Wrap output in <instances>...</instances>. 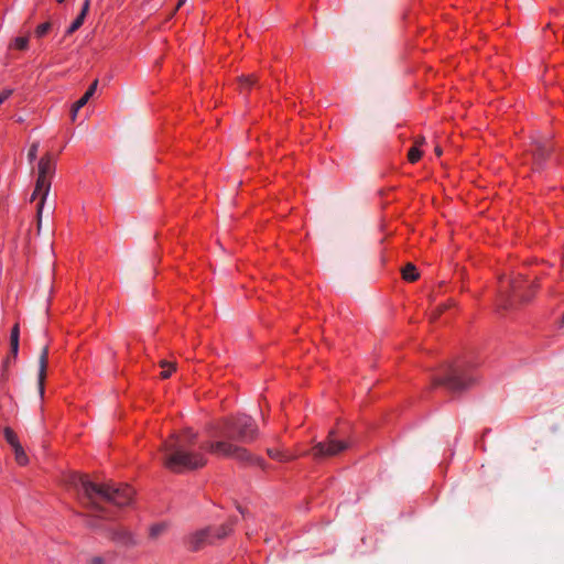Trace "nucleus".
<instances>
[{
  "instance_id": "obj_4",
  "label": "nucleus",
  "mask_w": 564,
  "mask_h": 564,
  "mask_svg": "<svg viewBox=\"0 0 564 564\" xmlns=\"http://www.w3.org/2000/svg\"><path fill=\"white\" fill-rule=\"evenodd\" d=\"M236 524L237 518L229 517L218 527L208 525L196 530L185 538V545L187 550L198 552L206 546L218 544L234 533Z\"/></svg>"
},
{
  "instance_id": "obj_3",
  "label": "nucleus",
  "mask_w": 564,
  "mask_h": 564,
  "mask_svg": "<svg viewBox=\"0 0 564 564\" xmlns=\"http://www.w3.org/2000/svg\"><path fill=\"white\" fill-rule=\"evenodd\" d=\"M56 163L51 152H46L37 163V178L35 182L34 191L31 195L30 200L34 202L39 198L36 204V235L41 232L42 226V214L46 202V197L51 189L52 177L55 173Z\"/></svg>"
},
{
  "instance_id": "obj_15",
  "label": "nucleus",
  "mask_w": 564,
  "mask_h": 564,
  "mask_svg": "<svg viewBox=\"0 0 564 564\" xmlns=\"http://www.w3.org/2000/svg\"><path fill=\"white\" fill-rule=\"evenodd\" d=\"M14 361L10 358H4L1 365V373H0V390L7 391L8 390V383L10 380V366Z\"/></svg>"
},
{
  "instance_id": "obj_26",
  "label": "nucleus",
  "mask_w": 564,
  "mask_h": 564,
  "mask_svg": "<svg viewBox=\"0 0 564 564\" xmlns=\"http://www.w3.org/2000/svg\"><path fill=\"white\" fill-rule=\"evenodd\" d=\"M97 86H98V79H95V80L89 85V87L87 88V90L85 91V94L83 95V96H84V98L86 99V101H89V99L94 96V94L96 93Z\"/></svg>"
},
{
  "instance_id": "obj_13",
  "label": "nucleus",
  "mask_w": 564,
  "mask_h": 564,
  "mask_svg": "<svg viewBox=\"0 0 564 564\" xmlns=\"http://www.w3.org/2000/svg\"><path fill=\"white\" fill-rule=\"evenodd\" d=\"M90 0H85L82 7L80 12L75 18V20L70 23L68 29L66 30V35H70L75 33L85 22L86 15L89 11Z\"/></svg>"
},
{
  "instance_id": "obj_12",
  "label": "nucleus",
  "mask_w": 564,
  "mask_h": 564,
  "mask_svg": "<svg viewBox=\"0 0 564 564\" xmlns=\"http://www.w3.org/2000/svg\"><path fill=\"white\" fill-rule=\"evenodd\" d=\"M20 347V324L17 322L10 332V349L6 358L17 360Z\"/></svg>"
},
{
  "instance_id": "obj_1",
  "label": "nucleus",
  "mask_w": 564,
  "mask_h": 564,
  "mask_svg": "<svg viewBox=\"0 0 564 564\" xmlns=\"http://www.w3.org/2000/svg\"><path fill=\"white\" fill-rule=\"evenodd\" d=\"M197 442V434L192 429H185L180 434H173L163 444L171 452L164 459V467L174 474L197 470L207 464L204 454L191 452Z\"/></svg>"
},
{
  "instance_id": "obj_14",
  "label": "nucleus",
  "mask_w": 564,
  "mask_h": 564,
  "mask_svg": "<svg viewBox=\"0 0 564 564\" xmlns=\"http://www.w3.org/2000/svg\"><path fill=\"white\" fill-rule=\"evenodd\" d=\"M238 89L240 94H248L258 83L256 75H241L237 78Z\"/></svg>"
},
{
  "instance_id": "obj_36",
  "label": "nucleus",
  "mask_w": 564,
  "mask_h": 564,
  "mask_svg": "<svg viewBox=\"0 0 564 564\" xmlns=\"http://www.w3.org/2000/svg\"><path fill=\"white\" fill-rule=\"evenodd\" d=\"M434 152L437 156H441L443 151H442V148L440 145H436L435 149H434Z\"/></svg>"
},
{
  "instance_id": "obj_18",
  "label": "nucleus",
  "mask_w": 564,
  "mask_h": 564,
  "mask_svg": "<svg viewBox=\"0 0 564 564\" xmlns=\"http://www.w3.org/2000/svg\"><path fill=\"white\" fill-rule=\"evenodd\" d=\"M402 279L408 282H413L419 279V272L416 267L413 263H408L402 269Z\"/></svg>"
},
{
  "instance_id": "obj_20",
  "label": "nucleus",
  "mask_w": 564,
  "mask_h": 564,
  "mask_svg": "<svg viewBox=\"0 0 564 564\" xmlns=\"http://www.w3.org/2000/svg\"><path fill=\"white\" fill-rule=\"evenodd\" d=\"M169 524L166 522H158V523H153L150 528H149V536L151 539H156L159 538L163 532L166 531Z\"/></svg>"
},
{
  "instance_id": "obj_28",
  "label": "nucleus",
  "mask_w": 564,
  "mask_h": 564,
  "mask_svg": "<svg viewBox=\"0 0 564 564\" xmlns=\"http://www.w3.org/2000/svg\"><path fill=\"white\" fill-rule=\"evenodd\" d=\"M267 453L271 458L282 462V451L280 448H268Z\"/></svg>"
},
{
  "instance_id": "obj_32",
  "label": "nucleus",
  "mask_w": 564,
  "mask_h": 564,
  "mask_svg": "<svg viewBox=\"0 0 564 564\" xmlns=\"http://www.w3.org/2000/svg\"><path fill=\"white\" fill-rule=\"evenodd\" d=\"M236 509L240 512V514L245 518L247 513V509L243 508L238 501L235 502Z\"/></svg>"
},
{
  "instance_id": "obj_6",
  "label": "nucleus",
  "mask_w": 564,
  "mask_h": 564,
  "mask_svg": "<svg viewBox=\"0 0 564 564\" xmlns=\"http://www.w3.org/2000/svg\"><path fill=\"white\" fill-rule=\"evenodd\" d=\"M475 378L466 367L465 361L455 360L442 367L432 380L433 388L443 386L451 392H459L467 389Z\"/></svg>"
},
{
  "instance_id": "obj_27",
  "label": "nucleus",
  "mask_w": 564,
  "mask_h": 564,
  "mask_svg": "<svg viewBox=\"0 0 564 564\" xmlns=\"http://www.w3.org/2000/svg\"><path fill=\"white\" fill-rule=\"evenodd\" d=\"M97 86H98V79H95V80L89 85V87L87 88V90L85 91V94L83 95V96H84V98L86 99V101H89V99L94 96V94L96 93Z\"/></svg>"
},
{
  "instance_id": "obj_16",
  "label": "nucleus",
  "mask_w": 564,
  "mask_h": 564,
  "mask_svg": "<svg viewBox=\"0 0 564 564\" xmlns=\"http://www.w3.org/2000/svg\"><path fill=\"white\" fill-rule=\"evenodd\" d=\"M550 154V147L545 144H536L535 149L533 150V159L535 161V164L538 166H541L542 162L546 159V156Z\"/></svg>"
},
{
  "instance_id": "obj_24",
  "label": "nucleus",
  "mask_w": 564,
  "mask_h": 564,
  "mask_svg": "<svg viewBox=\"0 0 564 564\" xmlns=\"http://www.w3.org/2000/svg\"><path fill=\"white\" fill-rule=\"evenodd\" d=\"M423 152L417 145H413L408 152V160L410 163L415 164L422 158Z\"/></svg>"
},
{
  "instance_id": "obj_22",
  "label": "nucleus",
  "mask_w": 564,
  "mask_h": 564,
  "mask_svg": "<svg viewBox=\"0 0 564 564\" xmlns=\"http://www.w3.org/2000/svg\"><path fill=\"white\" fill-rule=\"evenodd\" d=\"M52 23L50 21H46L44 23L39 24L34 30V35L37 39L44 37L51 30H52Z\"/></svg>"
},
{
  "instance_id": "obj_33",
  "label": "nucleus",
  "mask_w": 564,
  "mask_h": 564,
  "mask_svg": "<svg viewBox=\"0 0 564 564\" xmlns=\"http://www.w3.org/2000/svg\"><path fill=\"white\" fill-rule=\"evenodd\" d=\"M88 101L82 96L74 104L76 105V108H83Z\"/></svg>"
},
{
  "instance_id": "obj_2",
  "label": "nucleus",
  "mask_w": 564,
  "mask_h": 564,
  "mask_svg": "<svg viewBox=\"0 0 564 564\" xmlns=\"http://www.w3.org/2000/svg\"><path fill=\"white\" fill-rule=\"evenodd\" d=\"M208 441L252 443L258 437V425L247 414L228 415L209 422L205 426Z\"/></svg>"
},
{
  "instance_id": "obj_29",
  "label": "nucleus",
  "mask_w": 564,
  "mask_h": 564,
  "mask_svg": "<svg viewBox=\"0 0 564 564\" xmlns=\"http://www.w3.org/2000/svg\"><path fill=\"white\" fill-rule=\"evenodd\" d=\"M37 149H39V144L37 143H33L29 148L28 159H29L30 162H33L36 159V156H37Z\"/></svg>"
},
{
  "instance_id": "obj_25",
  "label": "nucleus",
  "mask_w": 564,
  "mask_h": 564,
  "mask_svg": "<svg viewBox=\"0 0 564 564\" xmlns=\"http://www.w3.org/2000/svg\"><path fill=\"white\" fill-rule=\"evenodd\" d=\"M14 50L25 51L29 47V37L28 36H18L13 40L11 45Z\"/></svg>"
},
{
  "instance_id": "obj_31",
  "label": "nucleus",
  "mask_w": 564,
  "mask_h": 564,
  "mask_svg": "<svg viewBox=\"0 0 564 564\" xmlns=\"http://www.w3.org/2000/svg\"><path fill=\"white\" fill-rule=\"evenodd\" d=\"M79 109L80 108H76L75 104L72 105V108H70V119H72V121L76 120L77 112L79 111Z\"/></svg>"
},
{
  "instance_id": "obj_19",
  "label": "nucleus",
  "mask_w": 564,
  "mask_h": 564,
  "mask_svg": "<svg viewBox=\"0 0 564 564\" xmlns=\"http://www.w3.org/2000/svg\"><path fill=\"white\" fill-rule=\"evenodd\" d=\"M111 539L123 544H129L133 542L131 533L127 530L113 531L111 534Z\"/></svg>"
},
{
  "instance_id": "obj_30",
  "label": "nucleus",
  "mask_w": 564,
  "mask_h": 564,
  "mask_svg": "<svg viewBox=\"0 0 564 564\" xmlns=\"http://www.w3.org/2000/svg\"><path fill=\"white\" fill-rule=\"evenodd\" d=\"M13 89H3L0 91V105L11 97Z\"/></svg>"
},
{
  "instance_id": "obj_11",
  "label": "nucleus",
  "mask_w": 564,
  "mask_h": 564,
  "mask_svg": "<svg viewBox=\"0 0 564 564\" xmlns=\"http://www.w3.org/2000/svg\"><path fill=\"white\" fill-rule=\"evenodd\" d=\"M40 368H39V392L41 398L44 397L45 393V381L47 377V367H48V345H44L41 355H40Z\"/></svg>"
},
{
  "instance_id": "obj_5",
  "label": "nucleus",
  "mask_w": 564,
  "mask_h": 564,
  "mask_svg": "<svg viewBox=\"0 0 564 564\" xmlns=\"http://www.w3.org/2000/svg\"><path fill=\"white\" fill-rule=\"evenodd\" d=\"M538 284L529 283L525 278L519 273L509 281L500 280L499 286V306L503 310L513 307L517 303L529 302L534 293Z\"/></svg>"
},
{
  "instance_id": "obj_17",
  "label": "nucleus",
  "mask_w": 564,
  "mask_h": 564,
  "mask_svg": "<svg viewBox=\"0 0 564 564\" xmlns=\"http://www.w3.org/2000/svg\"><path fill=\"white\" fill-rule=\"evenodd\" d=\"M14 453V459L19 466H26L30 462L21 443L11 446Z\"/></svg>"
},
{
  "instance_id": "obj_37",
  "label": "nucleus",
  "mask_w": 564,
  "mask_h": 564,
  "mask_svg": "<svg viewBox=\"0 0 564 564\" xmlns=\"http://www.w3.org/2000/svg\"><path fill=\"white\" fill-rule=\"evenodd\" d=\"M185 1L186 0H178L175 7V11L178 10L184 4Z\"/></svg>"
},
{
  "instance_id": "obj_10",
  "label": "nucleus",
  "mask_w": 564,
  "mask_h": 564,
  "mask_svg": "<svg viewBox=\"0 0 564 564\" xmlns=\"http://www.w3.org/2000/svg\"><path fill=\"white\" fill-rule=\"evenodd\" d=\"M108 498H106V502L112 503L117 507H127L129 506L135 495V490L129 484H108Z\"/></svg>"
},
{
  "instance_id": "obj_9",
  "label": "nucleus",
  "mask_w": 564,
  "mask_h": 564,
  "mask_svg": "<svg viewBox=\"0 0 564 564\" xmlns=\"http://www.w3.org/2000/svg\"><path fill=\"white\" fill-rule=\"evenodd\" d=\"M348 447L349 444L345 441L337 440L336 431L332 430L325 441L319 442L312 447L311 454L315 459H323L338 455Z\"/></svg>"
},
{
  "instance_id": "obj_23",
  "label": "nucleus",
  "mask_w": 564,
  "mask_h": 564,
  "mask_svg": "<svg viewBox=\"0 0 564 564\" xmlns=\"http://www.w3.org/2000/svg\"><path fill=\"white\" fill-rule=\"evenodd\" d=\"M160 367L161 368H165V367H169V370H163L161 373H160V377L162 379H169L171 376H172V372L176 370V367H175V364L173 362H170V361H166V360H161L160 361Z\"/></svg>"
},
{
  "instance_id": "obj_8",
  "label": "nucleus",
  "mask_w": 564,
  "mask_h": 564,
  "mask_svg": "<svg viewBox=\"0 0 564 564\" xmlns=\"http://www.w3.org/2000/svg\"><path fill=\"white\" fill-rule=\"evenodd\" d=\"M199 449L215 455L217 457L229 458L232 457L240 463L247 465H257L264 469V460L260 457L253 456L247 448L238 446L227 441H203L199 444Z\"/></svg>"
},
{
  "instance_id": "obj_35",
  "label": "nucleus",
  "mask_w": 564,
  "mask_h": 564,
  "mask_svg": "<svg viewBox=\"0 0 564 564\" xmlns=\"http://www.w3.org/2000/svg\"><path fill=\"white\" fill-rule=\"evenodd\" d=\"M90 564H104V560L100 556L93 557Z\"/></svg>"
},
{
  "instance_id": "obj_34",
  "label": "nucleus",
  "mask_w": 564,
  "mask_h": 564,
  "mask_svg": "<svg viewBox=\"0 0 564 564\" xmlns=\"http://www.w3.org/2000/svg\"><path fill=\"white\" fill-rule=\"evenodd\" d=\"M424 142H425V138L424 137H419L414 141V145H417L419 148H421V145L424 144Z\"/></svg>"
},
{
  "instance_id": "obj_38",
  "label": "nucleus",
  "mask_w": 564,
  "mask_h": 564,
  "mask_svg": "<svg viewBox=\"0 0 564 564\" xmlns=\"http://www.w3.org/2000/svg\"><path fill=\"white\" fill-rule=\"evenodd\" d=\"M66 0H56L57 3H64Z\"/></svg>"
},
{
  "instance_id": "obj_7",
  "label": "nucleus",
  "mask_w": 564,
  "mask_h": 564,
  "mask_svg": "<svg viewBox=\"0 0 564 564\" xmlns=\"http://www.w3.org/2000/svg\"><path fill=\"white\" fill-rule=\"evenodd\" d=\"M66 482L76 489H82L80 500H86V502H83L85 507L91 508L99 513L105 512L98 500L106 502V498H108V484L94 482L89 479L88 475L76 471L67 476Z\"/></svg>"
},
{
  "instance_id": "obj_21",
  "label": "nucleus",
  "mask_w": 564,
  "mask_h": 564,
  "mask_svg": "<svg viewBox=\"0 0 564 564\" xmlns=\"http://www.w3.org/2000/svg\"><path fill=\"white\" fill-rule=\"evenodd\" d=\"M3 436H4V440L6 442L10 445V446H13V445H17L20 443L19 441V437H18V434L14 432L13 429H11L10 426H6L3 429Z\"/></svg>"
}]
</instances>
